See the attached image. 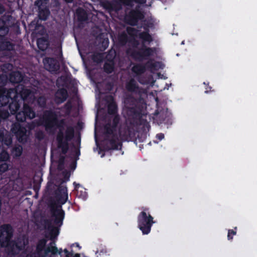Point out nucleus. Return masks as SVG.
Segmentation results:
<instances>
[{"label": "nucleus", "mask_w": 257, "mask_h": 257, "mask_svg": "<svg viewBox=\"0 0 257 257\" xmlns=\"http://www.w3.org/2000/svg\"><path fill=\"white\" fill-rule=\"evenodd\" d=\"M65 124L64 119L59 120L57 113L52 110H46L43 115V125L45 131L50 134H54L56 127L59 130L56 135L57 147L65 155L69 150V142L74 137L75 130L72 126H67L64 133L63 126Z\"/></svg>", "instance_id": "obj_1"}, {"label": "nucleus", "mask_w": 257, "mask_h": 257, "mask_svg": "<svg viewBox=\"0 0 257 257\" xmlns=\"http://www.w3.org/2000/svg\"><path fill=\"white\" fill-rule=\"evenodd\" d=\"M144 100L131 97L125 100V122L119 125L118 134L122 141H129L135 137L134 127L141 124L144 106L141 104Z\"/></svg>", "instance_id": "obj_2"}, {"label": "nucleus", "mask_w": 257, "mask_h": 257, "mask_svg": "<svg viewBox=\"0 0 257 257\" xmlns=\"http://www.w3.org/2000/svg\"><path fill=\"white\" fill-rule=\"evenodd\" d=\"M14 229L10 224H5L0 227V244L6 247L8 255H16L24 250L28 243V239L24 237L11 240L13 236Z\"/></svg>", "instance_id": "obj_3"}, {"label": "nucleus", "mask_w": 257, "mask_h": 257, "mask_svg": "<svg viewBox=\"0 0 257 257\" xmlns=\"http://www.w3.org/2000/svg\"><path fill=\"white\" fill-rule=\"evenodd\" d=\"M111 122L107 123L104 127L105 145L104 149L106 151L121 150L122 143L119 139L116 133V128L119 124L120 117L117 114L113 115Z\"/></svg>", "instance_id": "obj_4"}, {"label": "nucleus", "mask_w": 257, "mask_h": 257, "mask_svg": "<svg viewBox=\"0 0 257 257\" xmlns=\"http://www.w3.org/2000/svg\"><path fill=\"white\" fill-rule=\"evenodd\" d=\"M47 239L42 238L38 240L36 244V254L41 257H47L50 253L52 256H55L58 253L61 255L62 252V249L61 248L59 250L58 248L55 245V241H51L47 247H46Z\"/></svg>", "instance_id": "obj_5"}, {"label": "nucleus", "mask_w": 257, "mask_h": 257, "mask_svg": "<svg viewBox=\"0 0 257 257\" xmlns=\"http://www.w3.org/2000/svg\"><path fill=\"white\" fill-rule=\"evenodd\" d=\"M155 223L153 217L149 212V209L147 207L143 208V211L138 216V226L143 234H148Z\"/></svg>", "instance_id": "obj_6"}, {"label": "nucleus", "mask_w": 257, "mask_h": 257, "mask_svg": "<svg viewBox=\"0 0 257 257\" xmlns=\"http://www.w3.org/2000/svg\"><path fill=\"white\" fill-rule=\"evenodd\" d=\"M133 2L139 4L146 3V0H114L112 1H105L103 4L104 9L109 13H117L122 9V5L133 7Z\"/></svg>", "instance_id": "obj_7"}, {"label": "nucleus", "mask_w": 257, "mask_h": 257, "mask_svg": "<svg viewBox=\"0 0 257 257\" xmlns=\"http://www.w3.org/2000/svg\"><path fill=\"white\" fill-rule=\"evenodd\" d=\"M156 52V48L147 47L143 42V45L138 50H131L130 56L135 61L142 62L144 60H148Z\"/></svg>", "instance_id": "obj_8"}, {"label": "nucleus", "mask_w": 257, "mask_h": 257, "mask_svg": "<svg viewBox=\"0 0 257 257\" xmlns=\"http://www.w3.org/2000/svg\"><path fill=\"white\" fill-rule=\"evenodd\" d=\"M139 8V6H137L135 9H132L125 15L124 19L126 24L132 26H136L139 21L144 19L145 15Z\"/></svg>", "instance_id": "obj_9"}, {"label": "nucleus", "mask_w": 257, "mask_h": 257, "mask_svg": "<svg viewBox=\"0 0 257 257\" xmlns=\"http://www.w3.org/2000/svg\"><path fill=\"white\" fill-rule=\"evenodd\" d=\"M15 114L17 120L20 122H24L27 119H32L36 116L33 108L26 103L24 104L22 110L17 111Z\"/></svg>", "instance_id": "obj_10"}, {"label": "nucleus", "mask_w": 257, "mask_h": 257, "mask_svg": "<svg viewBox=\"0 0 257 257\" xmlns=\"http://www.w3.org/2000/svg\"><path fill=\"white\" fill-rule=\"evenodd\" d=\"M154 22L151 21H148L144 24V31L141 32L138 34V37L142 41V42L150 44L153 41V37L150 33V29L154 28Z\"/></svg>", "instance_id": "obj_11"}, {"label": "nucleus", "mask_w": 257, "mask_h": 257, "mask_svg": "<svg viewBox=\"0 0 257 257\" xmlns=\"http://www.w3.org/2000/svg\"><path fill=\"white\" fill-rule=\"evenodd\" d=\"M49 0H37L35 5L38 9V17L41 20L46 21L50 14V10L47 7Z\"/></svg>", "instance_id": "obj_12"}, {"label": "nucleus", "mask_w": 257, "mask_h": 257, "mask_svg": "<svg viewBox=\"0 0 257 257\" xmlns=\"http://www.w3.org/2000/svg\"><path fill=\"white\" fill-rule=\"evenodd\" d=\"M12 133L16 136L19 142H23L26 140V129L20 123L15 122L12 125Z\"/></svg>", "instance_id": "obj_13"}, {"label": "nucleus", "mask_w": 257, "mask_h": 257, "mask_svg": "<svg viewBox=\"0 0 257 257\" xmlns=\"http://www.w3.org/2000/svg\"><path fill=\"white\" fill-rule=\"evenodd\" d=\"M51 217L54 218V224L60 227L65 217V211L62 209V206H58L56 208H51Z\"/></svg>", "instance_id": "obj_14"}, {"label": "nucleus", "mask_w": 257, "mask_h": 257, "mask_svg": "<svg viewBox=\"0 0 257 257\" xmlns=\"http://www.w3.org/2000/svg\"><path fill=\"white\" fill-rule=\"evenodd\" d=\"M14 89H1L0 90V106H6L15 95Z\"/></svg>", "instance_id": "obj_15"}, {"label": "nucleus", "mask_w": 257, "mask_h": 257, "mask_svg": "<svg viewBox=\"0 0 257 257\" xmlns=\"http://www.w3.org/2000/svg\"><path fill=\"white\" fill-rule=\"evenodd\" d=\"M45 67L50 72L56 73L60 69L58 62L53 58H46L44 60Z\"/></svg>", "instance_id": "obj_16"}, {"label": "nucleus", "mask_w": 257, "mask_h": 257, "mask_svg": "<svg viewBox=\"0 0 257 257\" xmlns=\"http://www.w3.org/2000/svg\"><path fill=\"white\" fill-rule=\"evenodd\" d=\"M52 219H48L45 220V224L47 226L48 230H49V235L50 239L52 241L53 240L57 237L59 233V227L58 226H54L52 224Z\"/></svg>", "instance_id": "obj_17"}, {"label": "nucleus", "mask_w": 257, "mask_h": 257, "mask_svg": "<svg viewBox=\"0 0 257 257\" xmlns=\"http://www.w3.org/2000/svg\"><path fill=\"white\" fill-rule=\"evenodd\" d=\"M106 101L107 103V112L109 115L117 114V105L111 95L106 96Z\"/></svg>", "instance_id": "obj_18"}, {"label": "nucleus", "mask_w": 257, "mask_h": 257, "mask_svg": "<svg viewBox=\"0 0 257 257\" xmlns=\"http://www.w3.org/2000/svg\"><path fill=\"white\" fill-rule=\"evenodd\" d=\"M68 94L65 88L58 89L55 94V101L57 104H61L64 102L68 98Z\"/></svg>", "instance_id": "obj_19"}, {"label": "nucleus", "mask_w": 257, "mask_h": 257, "mask_svg": "<svg viewBox=\"0 0 257 257\" xmlns=\"http://www.w3.org/2000/svg\"><path fill=\"white\" fill-rule=\"evenodd\" d=\"M14 92L17 93V97L19 95L23 100H26L31 94V90L25 87L24 86L22 85L21 87H18L16 89H14Z\"/></svg>", "instance_id": "obj_20"}, {"label": "nucleus", "mask_w": 257, "mask_h": 257, "mask_svg": "<svg viewBox=\"0 0 257 257\" xmlns=\"http://www.w3.org/2000/svg\"><path fill=\"white\" fill-rule=\"evenodd\" d=\"M0 142L2 145L8 147L10 146L12 144V137L11 134L5 130L0 131Z\"/></svg>", "instance_id": "obj_21"}, {"label": "nucleus", "mask_w": 257, "mask_h": 257, "mask_svg": "<svg viewBox=\"0 0 257 257\" xmlns=\"http://www.w3.org/2000/svg\"><path fill=\"white\" fill-rule=\"evenodd\" d=\"M17 93L13 96V98L8 104L10 112L12 114H15L19 109L20 104L18 100Z\"/></svg>", "instance_id": "obj_22"}, {"label": "nucleus", "mask_w": 257, "mask_h": 257, "mask_svg": "<svg viewBox=\"0 0 257 257\" xmlns=\"http://www.w3.org/2000/svg\"><path fill=\"white\" fill-rule=\"evenodd\" d=\"M125 87L126 90L130 92L140 94L141 89L139 87L136 81L134 79H131L129 81L126 83Z\"/></svg>", "instance_id": "obj_23"}, {"label": "nucleus", "mask_w": 257, "mask_h": 257, "mask_svg": "<svg viewBox=\"0 0 257 257\" xmlns=\"http://www.w3.org/2000/svg\"><path fill=\"white\" fill-rule=\"evenodd\" d=\"M15 45L5 37L0 38V51H10L14 49Z\"/></svg>", "instance_id": "obj_24"}, {"label": "nucleus", "mask_w": 257, "mask_h": 257, "mask_svg": "<svg viewBox=\"0 0 257 257\" xmlns=\"http://www.w3.org/2000/svg\"><path fill=\"white\" fill-rule=\"evenodd\" d=\"M146 66L144 64L139 63L134 65L132 68V71L137 75H140L144 73L146 71Z\"/></svg>", "instance_id": "obj_25"}, {"label": "nucleus", "mask_w": 257, "mask_h": 257, "mask_svg": "<svg viewBox=\"0 0 257 257\" xmlns=\"http://www.w3.org/2000/svg\"><path fill=\"white\" fill-rule=\"evenodd\" d=\"M37 45L41 51H44L48 48L49 43L47 38L42 37L37 39Z\"/></svg>", "instance_id": "obj_26"}, {"label": "nucleus", "mask_w": 257, "mask_h": 257, "mask_svg": "<svg viewBox=\"0 0 257 257\" xmlns=\"http://www.w3.org/2000/svg\"><path fill=\"white\" fill-rule=\"evenodd\" d=\"M160 63L157 61H154L153 59L148 60L146 63V69L151 71H156L159 69Z\"/></svg>", "instance_id": "obj_27"}, {"label": "nucleus", "mask_w": 257, "mask_h": 257, "mask_svg": "<svg viewBox=\"0 0 257 257\" xmlns=\"http://www.w3.org/2000/svg\"><path fill=\"white\" fill-rule=\"evenodd\" d=\"M10 162V157L9 153L3 146H0V162Z\"/></svg>", "instance_id": "obj_28"}, {"label": "nucleus", "mask_w": 257, "mask_h": 257, "mask_svg": "<svg viewBox=\"0 0 257 257\" xmlns=\"http://www.w3.org/2000/svg\"><path fill=\"white\" fill-rule=\"evenodd\" d=\"M114 62L106 61L103 65V71L107 74L111 73L114 69Z\"/></svg>", "instance_id": "obj_29"}, {"label": "nucleus", "mask_w": 257, "mask_h": 257, "mask_svg": "<svg viewBox=\"0 0 257 257\" xmlns=\"http://www.w3.org/2000/svg\"><path fill=\"white\" fill-rule=\"evenodd\" d=\"M23 148L21 145H15L11 150V155L14 158L20 157L22 154Z\"/></svg>", "instance_id": "obj_30"}, {"label": "nucleus", "mask_w": 257, "mask_h": 257, "mask_svg": "<svg viewBox=\"0 0 257 257\" xmlns=\"http://www.w3.org/2000/svg\"><path fill=\"white\" fill-rule=\"evenodd\" d=\"M118 43L121 46H125L127 42H129L128 37L125 32H122L118 36Z\"/></svg>", "instance_id": "obj_31"}, {"label": "nucleus", "mask_w": 257, "mask_h": 257, "mask_svg": "<svg viewBox=\"0 0 257 257\" xmlns=\"http://www.w3.org/2000/svg\"><path fill=\"white\" fill-rule=\"evenodd\" d=\"M10 79L13 83H18L22 81L23 77L20 72H15L10 76Z\"/></svg>", "instance_id": "obj_32"}, {"label": "nucleus", "mask_w": 257, "mask_h": 257, "mask_svg": "<svg viewBox=\"0 0 257 257\" xmlns=\"http://www.w3.org/2000/svg\"><path fill=\"white\" fill-rule=\"evenodd\" d=\"M116 53L115 50L111 49L109 50L106 55V60L107 61L114 62Z\"/></svg>", "instance_id": "obj_33"}, {"label": "nucleus", "mask_w": 257, "mask_h": 257, "mask_svg": "<svg viewBox=\"0 0 257 257\" xmlns=\"http://www.w3.org/2000/svg\"><path fill=\"white\" fill-rule=\"evenodd\" d=\"M56 198L57 199V202L61 206L64 204H65L67 199H68V194L62 195V194H58L56 195Z\"/></svg>", "instance_id": "obj_34"}, {"label": "nucleus", "mask_w": 257, "mask_h": 257, "mask_svg": "<svg viewBox=\"0 0 257 257\" xmlns=\"http://www.w3.org/2000/svg\"><path fill=\"white\" fill-rule=\"evenodd\" d=\"M91 59L93 62L99 63L102 62L104 59V55L102 53H94L92 55Z\"/></svg>", "instance_id": "obj_35"}, {"label": "nucleus", "mask_w": 257, "mask_h": 257, "mask_svg": "<svg viewBox=\"0 0 257 257\" xmlns=\"http://www.w3.org/2000/svg\"><path fill=\"white\" fill-rule=\"evenodd\" d=\"M76 13L78 19L80 21H84L87 19V14L85 11L82 9H79L77 10Z\"/></svg>", "instance_id": "obj_36"}, {"label": "nucleus", "mask_w": 257, "mask_h": 257, "mask_svg": "<svg viewBox=\"0 0 257 257\" xmlns=\"http://www.w3.org/2000/svg\"><path fill=\"white\" fill-rule=\"evenodd\" d=\"M9 162H2L0 163V174H2L8 171L11 165Z\"/></svg>", "instance_id": "obj_37"}, {"label": "nucleus", "mask_w": 257, "mask_h": 257, "mask_svg": "<svg viewBox=\"0 0 257 257\" xmlns=\"http://www.w3.org/2000/svg\"><path fill=\"white\" fill-rule=\"evenodd\" d=\"M38 105L42 108H46L47 105V99L44 96H41L37 99Z\"/></svg>", "instance_id": "obj_38"}, {"label": "nucleus", "mask_w": 257, "mask_h": 257, "mask_svg": "<svg viewBox=\"0 0 257 257\" xmlns=\"http://www.w3.org/2000/svg\"><path fill=\"white\" fill-rule=\"evenodd\" d=\"M57 194L62 195L68 194L67 187L61 184L59 185L57 189L55 191V194L57 195Z\"/></svg>", "instance_id": "obj_39"}, {"label": "nucleus", "mask_w": 257, "mask_h": 257, "mask_svg": "<svg viewBox=\"0 0 257 257\" xmlns=\"http://www.w3.org/2000/svg\"><path fill=\"white\" fill-rule=\"evenodd\" d=\"M8 77L6 75H0V90L1 89H7L5 86L7 82Z\"/></svg>", "instance_id": "obj_40"}, {"label": "nucleus", "mask_w": 257, "mask_h": 257, "mask_svg": "<svg viewBox=\"0 0 257 257\" xmlns=\"http://www.w3.org/2000/svg\"><path fill=\"white\" fill-rule=\"evenodd\" d=\"M9 31V27L5 24L0 27V38L7 35Z\"/></svg>", "instance_id": "obj_41"}, {"label": "nucleus", "mask_w": 257, "mask_h": 257, "mask_svg": "<svg viewBox=\"0 0 257 257\" xmlns=\"http://www.w3.org/2000/svg\"><path fill=\"white\" fill-rule=\"evenodd\" d=\"M64 108L66 110V113L69 114L70 113L72 109V104L70 101H67L64 105Z\"/></svg>", "instance_id": "obj_42"}, {"label": "nucleus", "mask_w": 257, "mask_h": 257, "mask_svg": "<svg viewBox=\"0 0 257 257\" xmlns=\"http://www.w3.org/2000/svg\"><path fill=\"white\" fill-rule=\"evenodd\" d=\"M126 31L128 34L131 36H136L139 31L134 28L127 27Z\"/></svg>", "instance_id": "obj_43"}, {"label": "nucleus", "mask_w": 257, "mask_h": 257, "mask_svg": "<svg viewBox=\"0 0 257 257\" xmlns=\"http://www.w3.org/2000/svg\"><path fill=\"white\" fill-rule=\"evenodd\" d=\"M45 137L44 133L42 131H38L35 134L36 138L39 141L44 139Z\"/></svg>", "instance_id": "obj_44"}, {"label": "nucleus", "mask_w": 257, "mask_h": 257, "mask_svg": "<svg viewBox=\"0 0 257 257\" xmlns=\"http://www.w3.org/2000/svg\"><path fill=\"white\" fill-rule=\"evenodd\" d=\"M129 42L132 44V46L134 48H137L140 44L139 41L135 38L130 40Z\"/></svg>", "instance_id": "obj_45"}, {"label": "nucleus", "mask_w": 257, "mask_h": 257, "mask_svg": "<svg viewBox=\"0 0 257 257\" xmlns=\"http://www.w3.org/2000/svg\"><path fill=\"white\" fill-rule=\"evenodd\" d=\"M236 234V232L234 231L233 229H229L228 230L227 239L229 240H231L233 239V235Z\"/></svg>", "instance_id": "obj_46"}, {"label": "nucleus", "mask_w": 257, "mask_h": 257, "mask_svg": "<svg viewBox=\"0 0 257 257\" xmlns=\"http://www.w3.org/2000/svg\"><path fill=\"white\" fill-rule=\"evenodd\" d=\"M64 252L66 257H72L73 255V251H69L67 249L64 250Z\"/></svg>", "instance_id": "obj_47"}, {"label": "nucleus", "mask_w": 257, "mask_h": 257, "mask_svg": "<svg viewBox=\"0 0 257 257\" xmlns=\"http://www.w3.org/2000/svg\"><path fill=\"white\" fill-rule=\"evenodd\" d=\"M163 122L167 124H172V119L170 117L165 118L163 120Z\"/></svg>", "instance_id": "obj_48"}, {"label": "nucleus", "mask_w": 257, "mask_h": 257, "mask_svg": "<svg viewBox=\"0 0 257 257\" xmlns=\"http://www.w3.org/2000/svg\"><path fill=\"white\" fill-rule=\"evenodd\" d=\"M64 160L65 158L63 156H62L60 157V158L59 160V166L60 165H64Z\"/></svg>", "instance_id": "obj_49"}, {"label": "nucleus", "mask_w": 257, "mask_h": 257, "mask_svg": "<svg viewBox=\"0 0 257 257\" xmlns=\"http://www.w3.org/2000/svg\"><path fill=\"white\" fill-rule=\"evenodd\" d=\"M108 43H109V42H108V40H107L106 41V42H104V41L103 42V43H102V46L103 47V50H105L107 48V47L108 46Z\"/></svg>", "instance_id": "obj_50"}, {"label": "nucleus", "mask_w": 257, "mask_h": 257, "mask_svg": "<svg viewBox=\"0 0 257 257\" xmlns=\"http://www.w3.org/2000/svg\"><path fill=\"white\" fill-rule=\"evenodd\" d=\"M156 138L159 140H162L164 138V135L162 133L158 134L156 136Z\"/></svg>", "instance_id": "obj_51"}, {"label": "nucleus", "mask_w": 257, "mask_h": 257, "mask_svg": "<svg viewBox=\"0 0 257 257\" xmlns=\"http://www.w3.org/2000/svg\"><path fill=\"white\" fill-rule=\"evenodd\" d=\"M76 167V161H73L71 162L70 165V167L71 169L72 170H74L75 169Z\"/></svg>", "instance_id": "obj_52"}, {"label": "nucleus", "mask_w": 257, "mask_h": 257, "mask_svg": "<svg viewBox=\"0 0 257 257\" xmlns=\"http://www.w3.org/2000/svg\"><path fill=\"white\" fill-rule=\"evenodd\" d=\"M5 11V8L4 6L0 4V15L3 14Z\"/></svg>", "instance_id": "obj_53"}, {"label": "nucleus", "mask_w": 257, "mask_h": 257, "mask_svg": "<svg viewBox=\"0 0 257 257\" xmlns=\"http://www.w3.org/2000/svg\"><path fill=\"white\" fill-rule=\"evenodd\" d=\"M211 87H210V86H208L207 87V88H206V90L205 91V92L206 93L209 92V91H211Z\"/></svg>", "instance_id": "obj_54"}, {"label": "nucleus", "mask_w": 257, "mask_h": 257, "mask_svg": "<svg viewBox=\"0 0 257 257\" xmlns=\"http://www.w3.org/2000/svg\"><path fill=\"white\" fill-rule=\"evenodd\" d=\"M73 184L75 186V189H77L79 188V187L80 186V185L79 184H77L76 182H74L73 183Z\"/></svg>", "instance_id": "obj_55"}, {"label": "nucleus", "mask_w": 257, "mask_h": 257, "mask_svg": "<svg viewBox=\"0 0 257 257\" xmlns=\"http://www.w3.org/2000/svg\"><path fill=\"white\" fill-rule=\"evenodd\" d=\"M80 154V150H75V155L77 157H78Z\"/></svg>", "instance_id": "obj_56"}, {"label": "nucleus", "mask_w": 257, "mask_h": 257, "mask_svg": "<svg viewBox=\"0 0 257 257\" xmlns=\"http://www.w3.org/2000/svg\"><path fill=\"white\" fill-rule=\"evenodd\" d=\"M64 168V165H60L58 164V169L60 170H62Z\"/></svg>", "instance_id": "obj_57"}, {"label": "nucleus", "mask_w": 257, "mask_h": 257, "mask_svg": "<svg viewBox=\"0 0 257 257\" xmlns=\"http://www.w3.org/2000/svg\"><path fill=\"white\" fill-rule=\"evenodd\" d=\"M64 178L66 179L67 180H69V175H68L67 174H65Z\"/></svg>", "instance_id": "obj_58"}, {"label": "nucleus", "mask_w": 257, "mask_h": 257, "mask_svg": "<svg viewBox=\"0 0 257 257\" xmlns=\"http://www.w3.org/2000/svg\"><path fill=\"white\" fill-rule=\"evenodd\" d=\"M66 3H72L73 2V0H63Z\"/></svg>", "instance_id": "obj_59"}, {"label": "nucleus", "mask_w": 257, "mask_h": 257, "mask_svg": "<svg viewBox=\"0 0 257 257\" xmlns=\"http://www.w3.org/2000/svg\"><path fill=\"white\" fill-rule=\"evenodd\" d=\"M72 257H80V254L79 253H76Z\"/></svg>", "instance_id": "obj_60"}, {"label": "nucleus", "mask_w": 257, "mask_h": 257, "mask_svg": "<svg viewBox=\"0 0 257 257\" xmlns=\"http://www.w3.org/2000/svg\"><path fill=\"white\" fill-rule=\"evenodd\" d=\"M51 185H52V184H50L49 183H48L47 186V189H48V190H49V189L50 187V186H51Z\"/></svg>", "instance_id": "obj_61"}, {"label": "nucleus", "mask_w": 257, "mask_h": 257, "mask_svg": "<svg viewBox=\"0 0 257 257\" xmlns=\"http://www.w3.org/2000/svg\"><path fill=\"white\" fill-rule=\"evenodd\" d=\"M77 247H79V249H80L81 247L79 246V245L78 243H76Z\"/></svg>", "instance_id": "obj_62"}, {"label": "nucleus", "mask_w": 257, "mask_h": 257, "mask_svg": "<svg viewBox=\"0 0 257 257\" xmlns=\"http://www.w3.org/2000/svg\"><path fill=\"white\" fill-rule=\"evenodd\" d=\"M104 154H103L101 156V157H104Z\"/></svg>", "instance_id": "obj_63"}, {"label": "nucleus", "mask_w": 257, "mask_h": 257, "mask_svg": "<svg viewBox=\"0 0 257 257\" xmlns=\"http://www.w3.org/2000/svg\"><path fill=\"white\" fill-rule=\"evenodd\" d=\"M64 181L63 180H62L61 181V184H62L63 183Z\"/></svg>", "instance_id": "obj_64"}]
</instances>
